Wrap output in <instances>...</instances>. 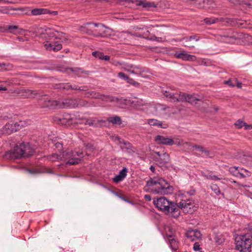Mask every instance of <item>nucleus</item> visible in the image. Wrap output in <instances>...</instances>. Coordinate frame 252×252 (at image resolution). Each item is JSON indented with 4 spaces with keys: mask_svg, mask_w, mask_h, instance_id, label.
Here are the masks:
<instances>
[{
    "mask_svg": "<svg viewBox=\"0 0 252 252\" xmlns=\"http://www.w3.org/2000/svg\"><path fill=\"white\" fill-rule=\"evenodd\" d=\"M71 89L80 91H86L88 90L87 87L86 86L79 87L75 85L73 86L72 85V88H71Z\"/></svg>",
    "mask_w": 252,
    "mask_h": 252,
    "instance_id": "603ef678",
    "label": "nucleus"
},
{
    "mask_svg": "<svg viewBox=\"0 0 252 252\" xmlns=\"http://www.w3.org/2000/svg\"><path fill=\"white\" fill-rule=\"evenodd\" d=\"M122 144L125 145V148L126 149H131L132 147L131 144H130L129 142L125 141L124 140V142H122Z\"/></svg>",
    "mask_w": 252,
    "mask_h": 252,
    "instance_id": "052dcab7",
    "label": "nucleus"
},
{
    "mask_svg": "<svg viewBox=\"0 0 252 252\" xmlns=\"http://www.w3.org/2000/svg\"><path fill=\"white\" fill-rule=\"evenodd\" d=\"M63 157V154H52L51 156H50V160L54 161L56 160H58L60 159H61Z\"/></svg>",
    "mask_w": 252,
    "mask_h": 252,
    "instance_id": "de8ad7c7",
    "label": "nucleus"
},
{
    "mask_svg": "<svg viewBox=\"0 0 252 252\" xmlns=\"http://www.w3.org/2000/svg\"><path fill=\"white\" fill-rule=\"evenodd\" d=\"M233 81H234L235 82V86L238 88H241V85H242V83L241 82H238V81L237 80V79L236 78H234L233 79Z\"/></svg>",
    "mask_w": 252,
    "mask_h": 252,
    "instance_id": "338daca9",
    "label": "nucleus"
},
{
    "mask_svg": "<svg viewBox=\"0 0 252 252\" xmlns=\"http://www.w3.org/2000/svg\"><path fill=\"white\" fill-rule=\"evenodd\" d=\"M128 103L131 104V106L136 108H138L144 105L143 101L142 99L139 100H128Z\"/></svg>",
    "mask_w": 252,
    "mask_h": 252,
    "instance_id": "e433bc0d",
    "label": "nucleus"
},
{
    "mask_svg": "<svg viewBox=\"0 0 252 252\" xmlns=\"http://www.w3.org/2000/svg\"><path fill=\"white\" fill-rule=\"evenodd\" d=\"M174 56L178 59H181L184 61H194L196 59L195 56L188 54L185 51L181 52H175Z\"/></svg>",
    "mask_w": 252,
    "mask_h": 252,
    "instance_id": "2eb2a0df",
    "label": "nucleus"
},
{
    "mask_svg": "<svg viewBox=\"0 0 252 252\" xmlns=\"http://www.w3.org/2000/svg\"><path fill=\"white\" fill-rule=\"evenodd\" d=\"M202 152L204 154V156H205V157H209L210 158H212L213 157V155H210V151L209 150L206 149L205 148H204V149L203 150Z\"/></svg>",
    "mask_w": 252,
    "mask_h": 252,
    "instance_id": "e2e57ef3",
    "label": "nucleus"
},
{
    "mask_svg": "<svg viewBox=\"0 0 252 252\" xmlns=\"http://www.w3.org/2000/svg\"><path fill=\"white\" fill-rule=\"evenodd\" d=\"M109 122L112 123L113 124L121 125L122 123V120L120 117L116 116L113 117H109L107 119Z\"/></svg>",
    "mask_w": 252,
    "mask_h": 252,
    "instance_id": "58836bf2",
    "label": "nucleus"
},
{
    "mask_svg": "<svg viewBox=\"0 0 252 252\" xmlns=\"http://www.w3.org/2000/svg\"><path fill=\"white\" fill-rule=\"evenodd\" d=\"M59 121H61V124L63 125H70L71 124L70 121L72 120V118L70 115L64 114L62 118H58Z\"/></svg>",
    "mask_w": 252,
    "mask_h": 252,
    "instance_id": "72a5a7b5",
    "label": "nucleus"
},
{
    "mask_svg": "<svg viewBox=\"0 0 252 252\" xmlns=\"http://www.w3.org/2000/svg\"><path fill=\"white\" fill-rule=\"evenodd\" d=\"M85 96L87 98H92L94 99H100L103 101L113 102L115 100L113 97L111 95L101 94L96 91H88L85 94Z\"/></svg>",
    "mask_w": 252,
    "mask_h": 252,
    "instance_id": "423d86ee",
    "label": "nucleus"
},
{
    "mask_svg": "<svg viewBox=\"0 0 252 252\" xmlns=\"http://www.w3.org/2000/svg\"><path fill=\"white\" fill-rule=\"evenodd\" d=\"M61 71L66 72L68 74H70L72 73L74 75L80 77L81 74L83 73H87V71H84L81 68H69V67H63L61 69Z\"/></svg>",
    "mask_w": 252,
    "mask_h": 252,
    "instance_id": "f3484780",
    "label": "nucleus"
},
{
    "mask_svg": "<svg viewBox=\"0 0 252 252\" xmlns=\"http://www.w3.org/2000/svg\"><path fill=\"white\" fill-rule=\"evenodd\" d=\"M17 94L20 98H29L34 97L37 94V92L31 90L21 89L18 90Z\"/></svg>",
    "mask_w": 252,
    "mask_h": 252,
    "instance_id": "ddd939ff",
    "label": "nucleus"
},
{
    "mask_svg": "<svg viewBox=\"0 0 252 252\" xmlns=\"http://www.w3.org/2000/svg\"><path fill=\"white\" fill-rule=\"evenodd\" d=\"M58 12L57 11H51L48 10V20L54 19V17L57 16Z\"/></svg>",
    "mask_w": 252,
    "mask_h": 252,
    "instance_id": "8fccbe9b",
    "label": "nucleus"
},
{
    "mask_svg": "<svg viewBox=\"0 0 252 252\" xmlns=\"http://www.w3.org/2000/svg\"><path fill=\"white\" fill-rule=\"evenodd\" d=\"M240 160L243 163L252 166V155H243L240 157Z\"/></svg>",
    "mask_w": 252,
    "mask_h": 252,
    "instance_id": "7c9ffc66",
    "label": "nucleus"
},
{
    "mask_svg": "<svg viewBox=\"0 0 252 252\" xmlns=\"http://www.w3.org/2000/svg\"><path fill=\"white\" fill-rule=\"evenodd\" d=\"M245 123L241 121L240 120H238L235 123V125L239 128L242 127L244 126Z\"/></svg>",
    "mask_w": 252,
    "mask_h": 252,
    "instance_id": "4d7b16f0",
    "label": "nucleus"
},
{
    "mask_svg": "<svg viewBox=\"0 0 252 252\" xmlns=\"http://www.w3.org/2000/svg\"><path fill=\"white\" fill-rule=\"evenodd\" d=\"M77 158H79V162L81 161V158L83 157V152H74Z\"/></svg>",
    "mask_w": 252,
    "mask_h": 252,
    "instance_id": "0e129e2a",
    "label": "nucleus"
},
{
    "mask_svg": "<svg viewBox=\"0 0 252 252\" xmlns=\"http://www.w3.org/2000/svg\"><path fill=\"white\" fill-rule=\"evenodd\" d=\"M126 173L127 169L126 168L123 169L120 171L119 174L114 178V182L117 183L122 181L126 176Z\"/></svg>",
    "mask_w": 252,
    "mask_h": 252,
    "instance_id": "c756f323",
    "label": "nucleus"
},
{
    "mask_svg": "<svg viewBox=\"0 0 252 252\" xmlns=\"http://www.w3.org/2000/svg\"><path fill=\"white\" fill-rule=\"evenodd\" d=\"M63 157L68 159L66 164L75 165L79 163V158H77L74 152L67 151L63 153Z\"/></svg>",
    "mask_w": 252,
    "mask_h": 252,
    "instance_id": "9d476101",
    "label": "nucleus"
},
{
    "mask_svg": "<svg viewBox=\"0 0 252 252\" xmlns=\"http://www.w3.org/2000/svg\"><path fill=\"white\" fill-rule=\"evenodd\" d=\"M148 124L151 126H158L162 128H166L168 125L166 123H163L156 119H150L148 121Z\"/></svg>",
    "mask_w": 252,
    "mask_h": 252,
    "instance_id": "c85d7f7f",
    "label": "nucleus"
},
{
    "mask_svg": "<svg viewBox=\"0 0 252 252\" xmlns=\"http://www.w3.org/2000/svg\"><path fill=\"white\" fill-rule=\"evenodd\" d=\"M127 82L129 84H130L135 87H138L139 86V83L135 81L133 79L130 78L129 77L128 79V80H127Z\"/></svg>",
    "mask_w": 252,
    "mask_h": 252,
    "instance_id": "5fc2aeb1",
    "label": "nucleus"
},
{
    "mask_svg": "<svg viewBox=\"0 0 252 252\" xmlns=\"http://www.w3.org/2000/svg\"><path fill=\"white\" fill-rule=\"evenodd\" d=\"M62 48V45L58 41H53L48 43V50H53L54 52L58 51Z\"/></svg>",
    "mask_w": 252,
    "mask_h": 252,
    "instance_id": "cd10ccee",
    "label": "nucleus"
},
{
    "mask_svg": "<svg viewBox=\"0 0 252 252\" xmlns=\"http://www.w3.org/2000/svg\"><path fill=\"white\" fill-rule=\"evenodd\" d=\"M137 5L142 6L143 8L149 9L151 7H156V5L152 2L137 0L134 2Z\"/></svg>",
    "mask_w": 252,
    "mask_h": 252,
    "instance_id": "393cba45",
    "label": "nucleus"
},
{
    "mask_svg": "<svg viewBox=\"0 0 252 252\" xmlns=\"http://www.w3.org/2000/svg\"><path fill=\"white\" fill-rule=\"evenodd\" d=\"M39 104L42 107H46L47 106V104L46 103V95L44 96H41L39 98Z\"/></svg>",
    "mask_w": 252,
    "mask_h": 252,
    "instance_id": "09e8293b",
    "label": "nucleus"
},
{
    "mask_svg": "<svg viewBox=\"0 0 252 252\" xmlns=\"http://www.w3.org/2000/svg\"><path fill=\"white\" fill-rule=\"evenodd\" d=\"M93 24L91 23H87L79 27V30L83 33H86L90 35H93Z\"/></svg>",
    "mask_w": 252,
    "mask_h": 252,
    "instance_id": "a211bd4d",
    "label": "nucleus"
},
{
    "mask_svg": "<svg viewBox=\"0 0 252 252\" xmlns=\"http://www.w3.org/2000/svg\"><path fill=\"white\" fill-rule=\"evenodd\" d=\"M205 23L208 25H210L219 22V18H206L203 20Z\"/></svg>",
    "mask_w": 252,
    "mask_h": 252,
    "instance_id": "a19ab883",
    "label": "nucleus"
},
{
    "mask_svg": "<svg viewBox=\"0 0 252 252\" xmlns=\"http://www.w3.org/2000/svg\"><path fill=\"white\" fill-rule=\"evenodd\" d=\"M235 245L236 249L241 252H250L251 251L252 240L251 235L248 234L240 235L236 237Z\"/></svg>",
    "mask_w": 252,
    "mask_h": 252,
    "instance_id": "20e7f679",
    "label": "nucleus"
},
{
    "mask_svg": "<svg viewBox=\"0 0 252 252\" xmlns=\"http://www.w3.org/2000/svg\"><path fill=\"white\" fill-rule=\"evenodd\" d=\"M147 190L154 194H168L173 191V187L163 178L155 177L147 182Z\"/></svg>",
    "mask_w": 252,
    "mask_h": 252,
    "instance_id": "f257e3e1",
    "label": "nucleus"
},
{
    "mask_svg": "<svg viewBox=\"0 0 252 252\" xmlns=\"http://www.w3.org/2000/svg\"><path fill=\"white\" fill-rule=\"evenodd\" d=\"M93 25L94 27H98L99 28L98 29H95L93 28V36L95 37H100L101 35V32L103 30L104 28H105V26L102 24L99 23H94Z\"/></svg>",
    "mask_w": 252,
    "mask_h": 252,
    "instance_id": "a878e982",
    "label": "nucleus"
},
{
    "mask_svg": "<svg viewBox=\"0 0 252 252\" xmlns=\"http://www.w3.org/2000/svg\"><path fill=\"white\" fill-rule=\"evenodd\" d=\"M163 94L170 101L173 102L183 101V93H175L173 91H163Z\"/></svg>",
    "mask_w": 252,
    "mask_h": 252,
    "instance_id": "6e6552de",
    "label": "nucleus"
},
{
    "mask_svg": "<svg viewBox=\"0 0 252 252\" xmlns=\"http://www.w3.org/2000/svg\"><path fill=\"white\" fill-rule=\"evenodd\" d=\"M186 237L191 241H194L201 238L202 235L197 230L189 229L186 233Z\"/></svg>",
    "mask_w": 252,
    "mask_h": 252,
    "instance_id": "4468645a",
    "label": "nucleus"
},
{
    "mask_svg": "<svg viewBox=\"0 0 252 252\" xmlns=\"http://www.w3.org/2000/svg\"><path fill=\"white\" fill-rule=\"evenodd\" d=\"M229 171L234 176L240 178H246L250 176V173L243 168L239 169L238 167H231L229 168Z\"/></svg>",
    "mask_w": 252,
    "mask_h": 252,
    "instance_id": "f8f14e48",
    "label": "nucleus"
},
{
    "mask_svg": "<svg viewBox=\"0 0 252 252\" xmlns=\"http://www.w3.org/2000/svg\"><path fill=\"white\" fill-rule=\"evenodd\" d=\"M111 32V29L105 26V28H104L101 32V35L100 37H106L110 35Z\"/></svg>",
    "mask_w": 252,
    "mask_h": 252,
    "instance_id": "49530a36",
    "label": "nucleus"
},
{
    "mask_svg": "<svg viewBox=\"0 0 252 252\" xmlns=\"http://www.w3.org/2000/svg\"><path fill=\"white\" fill-rule=\"evenodd\" d=\"M193 204L194 202L190 199H187V200H182L179 203L178 205H177V206L179 210L180 208H181L183 209L184 212L192 213L191 209L194 207Z\"/></svg>",
    "mask_w": 252,
    "mask_h": 252,
    "instance_id": "9b49d317",
    "label": "nucleus"
},
{
    "mask_svg": "<svg viewBox=\"0 0 252 252\" xmlns=\"http://www.w3.org/2000/svg\"><path fill=\"white\" fill-rule=\"evenodd\" d=\"M92 55L95 58L100 60H104L105 61H109L110 60V57L109 56H105L102 53L98 51L93 52Z\"/></svg>",
    "mask_w": 252,
    "mask_h": 252,
    "instance_id": "c9c22d12",
    "label": "nucleus"
},
{
    "mask_svg": "<svg viewBox=\"0 0 252 252\" xmlns=\"http://www.w3.org/2000/svg\"><path fill=\"white\" fill-rule=\"evenodd\" d=\"M34 152V149L29 143H22L6 152L4 157L6 158L16 159L31 156L33 155Z\"/></svg>",
    "mask_w": 252,
    "mask_h": 252,
    "instance_id": "7ed1b4c3",
    "label": "nucleus"
},
{
    "mask_svg": "<svg viewBox=\"0 0 252 252\" xmlns=\"http://www.w3.org/2000/svg\"><path fill=\"white\" fill-rule=\"evenodd\" d=\"M186 2H189L190 4H195L197 7L202 8L207 5L208 8L210 9H214L216 5L213 0H182Z\"/></svg>",
    "mask_w": 252,
    "mask_h": 252,
    "instance_id": "0eeeda50",
    "label": "nucleus"
},
{
    "mask_svg": "<svg viewBox=\"0 0 252 252\" xmlns=\"http://www.w3.org/2000/svg\"><path fill=\"white\" fill-rule=\"evenodd\" d=\"M62 108L76 107V98L66 99L62 101Z\"/></svg>",
    "mask_w": 252,
    "mask_h": 252,
    "instance_id": "b1692460",
    "label": "nucleus"
},
{
    "mask_svg": "<svg viewBox=\"0 0 252 252\" xmlns=\"http://www.w3.org/2000/svg\"><path fill=\"white\" fill-rule=\"evenodd\" d=\"M82 120H85L84 124L85 125H89L90 126H98V124L99 123H105V121L104 120H97L95 117L93 118H82Z\"/></svg>",
    "mask_w": 252,
    "mask_h": 252,
    "instance_id": "412c9836",
    "label": "nucleus"
},
{
    "mask_svg": "<svg viewBox=\"0 0 252 252\" xmlns=\"http://www.w3.org/2000/svg\"><path fill=\"white\" fill-rule=\"evenodd\" d=\"M18 29L17 26L9 25L6 27V30L11 33H15L14 32Z\"/></svg>",
    "mask_w": 252,
    "mask_h": 252,
    "instance_id": "864d4df0",
    "label": "nucleus"
},
{
    "mask_svg": "<svg viewBox=\"0 0 252 252\" xmlns=\"http://www.w3.org/2000/svg\"><path fill=\"white\" fill-rule=\"evenodd\" d=\"M50 109H60L62 108V102H59L57 101H48V108Z\"/></svg>",
    "mask_w": 252,
    "mask_h": 252,
    "instance_id": "f704fd0d",
    "label": "nucleus"
},
{
    "mask_svg": "<svg viewBox=\"0 0 252 252\" xmlns=\"http://www.w3.org/2000/svg\"><path fill=\"white\" fill-rule=\"evenodd\" d=\"M219 40L222 42L233 43V41L240 38V36L237 33L232 31L225 32L219 35Z\"/></svg>",
    "mask_w": 252,
    "mask_h": 252,
    "instance_id": "39448f33",
    "label": "nucleus"
},
{
    "mask_svg": "<svg viewBox=\"0 0 252 252\" xmlns=\"http://www.w3.org/2000/svg\"><path fill=\"white\" fill-rule=\"evenodd\" d=\"M169 242L170 244L171 248L173 250H176L178 248L177 244L175 240L172 238V236H169V238L168 239Z\"/></svg>",
    "mask_w": 252,
    "mask_h": 252,
    "instance_id": "79ce46f5",
    "label": "nucleus"
},
{
    "mask_svg": "<svg viewBox=\"0 0 252 252\" xmlns=\"http://www.w3.org/2000/svg\"><path fill=\"white\" fill-rule=\"evenodd\" d=\"M224 84L228 85L230 87H234L235 86V84L234 81L233 79H229L227 81H224Z\"/></svg>",
    "mask_w": 252,
    "mask_h": 252,
    "instance_id": "680f3d73",
    "label": "nucleus"
},
{
    "mask_svg": "<svg viewBox=\"0 0 252 252\" xmlns=\"http://www.w3.org/2000/svg\"><path fill=\"white\" fill-rule=\"evenodd\" d=\"M110 138L115 142L116 144L118 145L122 144V142H124V139L116 135H111Z\"/></svg>",
    "mask_w": 252,
    "mask_h": 252,
    "instance_id": "c03bdc74",
    "label": "nucleus"
},
{
    "mask_svg": "<svg viewBox=\"0 0 252 252\" xmlns=\"http://www.w3.org/2000/svg\"><path fill=\"white\" fill-rule=\"evenodd\" d=\"M2 132L5 134H10L14 132V130L12 126V124L8 123L6 124L2 128Z\"/></svg>",
    "mask_w": 252,
    "mask_h": 252,
    "instance_id": "473e14b6",
    "label": "nucleus"
},
{
    "mask_svg": "<svg viewBox=\"0 0 252 252\" xmlns=\"http://www.w3.org/2000/svg\"><path fill=\"white\" fill-rule=\"evenodd\" d=\"M94 102L90 103L88 101L81 98H76V107H89L94 106Z\"/></svg>",
    "mask_w": 252,
    "mask_h": 252,
    "instance_id": "bb28decb",
    "label": "nucleus"
},
{
    "mask_svg": "<svg viewBox=\"0 0 252 252\" xmlns=\"http://www.w3.org/2000/svg\"><path fill=\"white\" fill-rule=\"evenodd\" d=\"M155 141L160 144L171 146L174 144V141L171 138L165 137L161 135L157 136Z\"/></svg>",
    "mask_w": 252,
    "mask_h": 252,
    "instance_id": "aec40b11",
    "label": "nucleus"
},
{
    "mask_svg": "<svg viewBox=\"0 0 252 252\" xmlns=\"http://www.w3.org/2000/svg\"><path fill=\"white\" fill-rule=\"evenodd\" d=\"M47 13V9L45 8H35L31 10L30 15L38 16Z\"/></svg>",
    "mask_w": 252,
    "mask_h": 252,
    "instance_id": "2f4dec72",
    "label": "nucleus"
},
{
    "mask_svg": "<svg viewBox=\"0 0 252 252\" xmlns=\"http://www.w3.org/2000/svg\"><path fill=\"white\" fill-rule=\"evenodd\" d=\"M115 100L113 101H116L118 102L120 104H126V102L127 101L128 103V100L126 99H124L123 98H114L113 97Z\"/></svg>",
    "mask_w": 252,
    "mask_h": 252,
    "instance_id": "3c124183",
    "label": "nucleus"
},
{
    "mask_svg": "<svg viewBox=\"0 0 252 252\" xmlns=\"http://www.w3.org/2000/svg\"><path fill=\"white\" fill-rule=\"evenodd\" d=\"M153 203L159 210L164 211L174 218H177L180 215V211L177 204L173 202H170L165 197L154 198Z\"/></svg>",
    "mask_w": 252,
    "mask_h": 252,
    "instance_id": "f03ea898",
    "label": "nucleus"
},
{
    "mask_svg": "<svg viewBox=\"0 0 252 252\" xmlns=\"http://www.w3.org/2000/svg\"><path fill=\"white\" fill-rule=\"evenodd\" d=\"M57 88H58V89L66 90L71 89V88H72V85L70 84L69 83L59 84L57 85Z\"/></svg>",
    "mask_w": 252,
    "mask_h": 252,
    "instance_id": "a18cd8bd",
    "label": "nucleus"
},
{
    "mask_svg": "<svg viewBox=\"0 0 252 252\" xmlns=\"http://www.w3.org/2000/svg\"><path fill=\"white\" fill-rule=\"evenodd\" d=\"M48 145L55 146L59 151L62 150L63 148V145L61 143L56 142V140L52 139H48Z\"/></svg>",
    "mask_w": 252,
    "mask_h": 252,
    "instance_id": "4c0bfd02",
    "label": "nucleus"
},
{
    "mask_svg": "<svg viewBox=\"0 0 252 252\" xmlns=\"http://www.w3.org/2000/svg\"><path fill=\"white\" fill-rule=\"evenodd\" d=\"M200 245L198 243L195 242L193 245V250L195 251L200 250Z\"/></svg>",
    "mask_w": 252,
    "mask_h": 252,
    "instance_id": "774afa93",
    "label": "nucleus"
},
{
    "mask_svg": "<svg viewBox=\"0 0 252 252\" xmlns=\"http://www.w3.org/2000/svg\"><path fill=\"white\" fill-rule=\"evenodd\" d=\"M154 160L162 169H168L170 157L167 153H163L161 157H154Z\"/></svg>",
    "mask_w": 252,
    "mask_h": 252,
    "instance_id": "1a4fd4ad",
    "label": "nucleus"
},
{
    "mask_svg": "<svg viewBox=\"0 0 252 252\" xmlns=\"http://www.w3.org/2000/svg\"><path fill=\"white\" fill-rule=\"evenodd\" d=\"M200 39L199 36L197 35L190 36L189 37L183 38L181 41H184V45L188 47H194V41H197Z\"/></svg>",
    "mask_w": 252,
    "mask_h": 252,
    "instance_id": "dca6fc26",
    "label": "nucleus"
},
{
    "mask_svg": "<svg viewBox=\"0 0 252 252\" xmlns=\"http://www.w3.org/2000/svg\"><path fill=\"white\" fill-rule=\"evenodd\" d=\"M37 32L41 38H44L46 37L47 30L45 28L40 27L38 28Z\"/></svg>",
    "mask_w": 252,
    "mask_h": 252,
    "instance_id": "37998d69",
    "label": "nucleus"
},
{
    "mask_svg": "<svg viewBox=\"0 0 252 252\" xmlns=\"http://www.w3.org/2000/svg\"><path fill=\"white\" fill-rule=\"evenodd\" d=\"M27 172L32 174H34L39 173L42 172H44V171L40 170L39 169H28L27 170Z\"/></svg>",
    "mask_w": 252,
    "mask_h": 252,
    "instance_id": "bf43d9fd",
    "label": "nucleus"
},
{
    "mask_svg": "<svg viewBox=\"0 0 252 252\" xmlns=\"http://www.w3.org/2000/svg\"><path fill=\"white\" fill-rule=\"evenodd\" d=\"M130 67L133 68L135 70H141V73L144 72V69L139 66L131 65Z\"/></svg>",
    "mask_w": 252,
    "mask_h": 252,
    "instance_id": "69168bd1",
    "label": "nucleus"
},
{
    "mask_svg": "<svg viewBox=\"0 0 252 252\" xmlns=\"http://www.w3.org/2000/svg\"><path fill=\"white\" fill-rule=\"evenodd\" d=\"M219 22H225L231 26H240L242 25V24L239 23L237 20L229 18H220Z\"/></svg>",
    "mask_w": 252,
    "mask_h": 252,
    "instance_id": "5701e85b",
    "label": "nucleus"
},
{
    "mask_svg": "<svg viewBox=\"0 0 252 252\" xmlns=\"http://www.w3.org/2000/svg\"><path fill=\"white\" fill-rule=\"evenodd\" d=\"M25 122L23 121H19L15 122L14 124L12 123V126L14 128V132L20 130L22 127L24 126Z\"/></svg>",
    "mask_w": 252,
    "mask_h": 252,
    "instance_id": "ea45409f",
    "label": "nucleus"
},
{
    "mask_svg": "<svg viewBox=\"0 0 252 252\" xmlns=\"http://www.w3.org/2000/svg\"><path fill=\"white\" fill-rule=\"evenodd\" d=\"M118 76L119 77L123 78L124 80H126V81L129 78L128 76H127V75L125 74L124 73H123L122 72H119L118 73Z\"/></svg>",
    "mask_w": 252,
    "mask_h": 252,
    "instance_id": "13d9d810",
    "label": "nucleus"
},
{
    "mask_svg": "<svg viewBox=\"0 0 252 252\" xmlns=\"http://www.w3.org/2000/svg\"><path fill=\"white\" fill-rule=\"evenodd\" d=\"M183 101H186L192 105H195L197 102L201 101V99L196 97V94H186L183 93L182 94Z\"/></svg>",
    "mask_w": 252,
    "mask_h": 252,
    "instance_id": "6ab92c4d",
    "label": "nucleus"
},
{
    "mask_svg": "<svg viewBox=\"0 0 252 252\" xmlns=\"http://www.w3.org/2000/svg\"><path fill=\"white\" fill-rule=\"evenodd\" d=\"M212 189L214 191V192L217 194H219L220 193V190L219 187L216 185H213L211 186Z\"/></svg>",
    "mask_w": 252,
    "mask_h": 252,
    "instance_id": "6e6d98bb",
    "label": "nucleus"
},
{
    "mask_svg": "<svg viewBox=\"0 0 252 252\" xmlns=\"http://www.w3.org/2000/svg\"><path fill=\"white\" fill-rule=\"evenodd\" d=\"M52 39H62V37H61V33L57 30L48 27V40Z\"/></svg>",
    "mask_w": 252,
    "mask_h": 252,
    "instance_id": "4be33fe9",
    "label": "nucleus"
}]
</instances>
